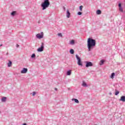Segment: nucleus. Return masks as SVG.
Listing matches in <instances>:
<instances>
[{
  "instance_id": "33",
  "label": "nucleus",
  "mask_w": 125,
  "mask_h": 125,
  "mask_svg": "<svg viewBox=\"0 0 125 125\" xmlns=\"http://www.w3.org/2000/svg\"><path fill=\"white\" fill-rule=\"evenodd\" d=\"M55 90H57V88H55Z\"/></svg>"
},
{
  "instance_id": "14",
  "label": "nucleus",
  "mask_w": 125,
  "mask_h": 125,
  "mask_svg": "<svg viewBox=\"0 0 125 125\" xmlns=\"http://www.w3.org/2000/svg\"><path fill=\"white\" fill-rule=\"evenodd\" d=\"M6 99H7L6 97H4L2 98L1 100L2 102H6Z\"/></svg>"
},
{
  "instance_id": "3",
  "label": "nucleus",
  "mask_w": 125,
  "mask_h": 125,
  "mask_svg": "<svg viewBox=\"0 0 125 125\" xmlns=\"http://www.w3.org/2000/svg\"><path fill=\"white\" fill-rule=\"evenodd\" d=\"M76 59H77V64L79 66H81L82 67L83 66V62H82V60L81 59V58L79 57L78 55H76Z\"/></svg>"
},
{
  "instance_id": "4",
  "label": "nucleus",
  "mask_w": 125,
  "mask_h": 125,
  "mask_svg": "<svg viewBox=\"0 0 125 125\" xmlns=\"http://www.w3.org/2000/svg\"><path fill=\"white\" fill-rule=\"evenodd\" d=\"M43 49H44V43L42 42L41 47L37 49V51L38 52H42L43 51Z\"/></svg>"
},
{
  "instance_id": "20",
  "label": "nucleus",
  "mask_w": 125,
  "mask_h": 125,
  "mask_svg": "<svg viewBox=\"0 0 125 125\" xmlns=\"http://www.w3.org/2000/svg\"><path fill=\"white\" fill-rule=\"evenodd\" d=\"M115 76V73H112L111 75L110 76V78L111 79H114V77Z\"/></svg>"
},
{
  "instance_id": "29",
  "label": "nucleus",
  "mask_w": 125,
  "mask_h": 125,
  "mask_svg": "<svg viewBox=\"0 0 125 125\" xmlns=\"http://www.w3.org/2000/svg\"><path fill=\"white\" fill-rule=\"evenodd\" d=\"M109 95H112V93L111 92H109Z\"/></svg>"
},
{
  "instance_id": "18",
  "label": "nucleus",
  "mask_w": 125,
  "mask_h": 125,
  "mask_svg": "<svg viewBox=\"0 0 125 125\" xmlns=\"http://www.w3.org/2000/svg\"><path fill=\"white\" fill-rule=\"evenodd\" d=\"M69 52L70 54H74V53H75V51H74V49H71L69 51Z\"/></svg>"
},
{
  "instance_id": "5",
  "label": "nucleus",
  "mask_w": 125,
  "mask_h": 125,
  "mask_svg": "<svg viewBox=\"0 0 125 125\" xmlns=\"http://www.w3.org/2000/svg\"><path fill=\"white\" fill-rule=\"evenodd\" d=\"M93 64L91 62H86L85 67L88 68V67H92Z\"/></svg>"
},
{
  "instance_id": "1",
  "label": "nucleus",
  "mask_w": 125,
  "mask_h": 125,
  "mask_svg": "<svg viewBox=\"0 0 125 125\" xmlns=\"http://www.w3.org/2000/svg\"><path fill=\"white\" fill-rule=\"evenodd\" d=\"M87 43L88 51H91V49H93V47L96 45V41L93 39L88 38Z\"/></svg>"
},
{
  "instance_id": "16",
  "label": "nucleus",
  "mask_w": 125,
  "mask_h": 125,
  "mask_svg": "<svg viewBox=\"0 0 125 125\" xmlns=\"http://www.w3.org/2000/svg\"><path fill=\"white\" fill-rule=\"evenodd\" d=\"M72 101H75V103H80V102L79 101V100L77 99H72Z\"/></svg>"
},
{
  "instance_id": "22",
  "label": "nucleus",
  "mask_w": 125,
  "mask_h": 125,
  "mask_svg": "<svg viewBox=\"0 0 125 125\" xmlns=\"http://www.w3.org/2000/svg\"><path fill=\"white\" fill-rule=\"evenodd\" d=\"M119 93H120V91H117V89H115V95H118V94H119Z\"/></svg>"
},
{
  "instance_id": "34",
  "label": "nucleus",
  "mask_w": 125,
  "mask_h": 125,
  "mask_svg": "<svg viewBox=\"0 0 125 125\" xmlns=\"http://www.w3.org/2000/svg\"><path fill=\"white\" fill-rule=\"evenodd\" d=\"M6 55H8V53H6Z\"/></svg>"
},
{
  "instance_id": "21",
  "label": "nucleus",
  "mask_w": 125,
  "mask_h": 125,
  "mask_svg": "<svg viewBox=\"0 0 125 125\" xmlns=\"http://www.w3.org/2000/svg\"><path fill=\"white\" fill-rule=\"evenodd\" d=\"M83 5H81L79 7V9L80 11H83Z\"/></svg>"
},
{
  "instance_id": "19",
  "label": "nucleus",
  "mask_w": 125,
  "mask_h": 125,
  "mask_svg": "<svg viewBox=\"0 0 125 125\" xmlns=\"http://www.w3.org/2000/svg\"><path fill=\"white\" fill-rule=\"evenodd\" d=\"M15 14H16V11H13L11 13V15L12 16H15Z\"/></svg>"
},
{
  "instance_id": "13",
  "label": "nucleus",
  "mask_w": 125,
  "mask_h": 125,
  "mask_svg": "<svg viewBox=\"0 0 125 125\" xmlns=\"http://www.w3.org/2000/svg\"><path fill=\"white\" fill-rule=\"evenodd\" d=\"M71 74H72V71L71 70L67 71L66 75L67 76H71Z\"/></svg>"
},
{
  "instance_id": "10",
  "label": "nucleus",
  "mask_w": 125,
  "mask_h": 125,
  "mask_svg": "<svg viewBox=\"0 0 125 125\" xmlns=\"http://www.w3.org/2000/svg\"><path fill=\"white\" fill-rule=\"evenodd\" d=\"M70 15H71V13H70V12H69V10H67V11H66L67 18H70Z\"/></svg>"
},
{
  "instance_id": "23",
  "label": "nucleus",
  "mask_w": 125,
  "mask_h": 125,
  "mask_svg": "<svg viewBox=\"0 0 125 125\" xmlns=\"http://www.w3.org/2000/svg\"><path fill=\"white\" fill-rule=\"evenodd\" d=\"M103 64H104V60H102L101 61L100 65H103Z\"/></svg>"
},
{
  "instance_id": "12",
  "label": "nucleus",
  "mask_w": 125,
  "mask_h": 125,
  "mask_svg": "<svg viewBox=\"0 0 125 125\" xmlns=\"http://www.w3.org/2000/svg\"><path fill=\"white\" fill-rule=\"evenodd\" d=\"M69 44H71V45H74L75 44V40H72L69 42Z\"/></svg>"
},
{
  "instance_id": "30",
  "label": "nucleus",
  "mask_w": 125,
  "mask_h": 125,
  "mask_svg": "<svg viewBox=\"0 0 125 125\" xmlns=\"http://www.w3.org/2000/svg\"><path fill=\"white\" fill-rule=\"evenodd\" d=\"M22 125H27V124L24 123Z\"/></svg>"
},
{
  "instance_id": "31",
  "label": "nucleus",
  "mask_w": 125,
  "mask_h": 125,
  "mask_svg": "<svg viewBox=\"0 0 125 125\" xmlns=\"http://www.w3.org/2000/svg\"><path fill=\"white\" fill-rule=\"evenodd\" d=\"M63 10H65V7H63Z\"/></svg>"
},
{
  "instance_id": "26",
  "label": "nucleus",
  "mask_w": 125,
  "mask_h": 125,
  "mask_svg": "<svg viewBox=\"0 0 125 125\" xmlns=\"http://www.w3.org/2000/svg\"><path fill=\"white\" fill-rule=\"evenodd\" d=\"M83 14V13L82 12H79L78 13V15H82Z\"/></svg>"
},
{
  "instance_id": "8",
  "label": "nucleus",
  "mask_w": 125,
  "mask_h": 125,
  "mask_svg": "<svg viewBox=\"0 0 125 125\" xmlns=\"http://www.w3.org/2000/svg\"><path fill=\"white\" fill-rule=\"evenodd\" d=\"M28 72V69L23 68L22 70L21 71V74H26Z\"/></svg>"
},
{
  "instance_id": "11",
  "label": "nucleus",
  "mask_w": 125,
  "mask_h": 125,
  "mask_svg": "<svg viewBox=\"0 0 125 125\" xmlns=\"http://www.w3.org/2000/svg\"><path fill=\"white\" fill-rule=\"evenodd\" d=\"M82 86H83V87H87L88 85L87 84H86V83H85V82L83 81Z\"/></svg>"
},
{
  "instance_id": "7",
  "label": "nucleus",
  "mask_w": 125,
  "mask_h": 125,
  "mask_svg": "<svg viewBox=\"0 0 125 125\" xmlns=\"http://www.w3.org/2000/svg\"><path fill=\"white\" fill-rule=\"evenodd\" d=\"M118 6L119 11H120V12H124V9H123V7H122V3H119L118 4Z\"/></svg>"
},
{
  "instance_id": "24",
  "label": "nucleus",
  "mask_w": 125,
  "mask_h": 125,
  "mask_svg": "<svg viewBox=\"0 0 125 125\" xmlns=\"http://www.w3.org/2000/svg\"><path fill=\"white\" fill-rule=\"evenodd\" d=\"M36 58V54H33L31 55V58Z\"/></svg>"
},
{
  "instance_id": "28",
  "label": "nucleus",
  "mask_w": 125,
  "mask_h": 125,
  "mask_svg": "<svg viewBox=\"0 0 125 125\" xmlns=\"http://www.w3.org/2000/svg\"><path fill=\"white\" fill-rule=\"evenodd\" d=\"M17 47H19V45H18V44H17Z\"/></svg>"
},
{
  "instance_id": "6",
  "label": "nucleus",
  "mask_w": 125,
  "mask_h": 125,
  "mask_svg": "<svg viewBox=\"0 0 125 125\" xmlns=\"http://www.w3.org/2000/svg\"><path fill=\"white\" fill-rule=\"evenodd\" d=\"M36 38L37 39H39L40 40L41 39H42V38H43V33L42 32L41 34L40 33H38L36 35Z\"/></svg>"
},
{
  "instance_id": "9",
  "label": "nucleus",
  "mask_w": 125,
  "mask_h": 125,
  "mask_svg": "<svg viewBox=\"0 0 125 125\" xmlns=\"http://www.w3.org/2000/svg\"><path fill=\"white\" fill-rule=\"evenodd\" d=\"M120 101H122V102H125V96H122L121 97Z\"/></svg>"
},
{
  "instance_id": "27",
  "label": "nucleus",
  "mask_w": 125,
  "mask_h": 125,
  "mask_svg": "<svg viewBox=\"0 0 125 125\" xmlns=\"http://www.w3.org/2000/svg\"><path fill=\"white\" fill-rule=\"evenodd\" d=\"M36 92H32V95H33V96H35V95H36Z\"/></svg>"
},
{
  "instance_id": "15",
  "label": "nucleus",
  "mask_w": 125,
  "mask_h": 125,
  "mask_svg": "<svg viewBox=\"0 0 125 125\" xmlns=\"http://www.w3.org/2000/svg\"><path fill=\"white\" fill-rule=\"evenodd\" d=\"M11 65H12V62L9 60V63H7L8 67H11Z\"/></svg>"
},
{
  "instance_id": "32",
  "label": "nucleus",
  "mask_w": 125,
  "mask_h": 125,
  "mask_svg": "<svg viewBox=\"0 0 125 125\" xmlns=\"http://www.w3.org/2000/svg\"><path fill=\"white\" fill-rule=\"evenodd\" d=\"M0 46H2V44H1L0 45Z\"/></svg>"
},
{
  "instance_id": "2",
  "label": "nucleus",
  "mask_w": 125,
  "mask_h": 125,
  "mask_svg": "<svg viewBox=\"0 0 125 125\" xmlns=\"http://www.w3.org/2000/svg\"><path fill=\"white\" fill-rule=\"evenodd\" d=\"M50 4V2H49V0H44L43 2L41 4L42 10H44V9H46V8L49 6Z\"/></svg>"
},
{
  "instance_id": "25",
  "label": "nucleus",
  "mask_w": 125,
  "mask_h": 125,
  "mask_svg": "<svg viewBox=\"0 0 125 125\" xmlns=\"http://www.w3.org/2000/svg\"><path fill=\"white\" fill-rule=\"evenodd\" d=\"M58 35L59 37H61V38L63 37V36L62 35V33H58Z\"/></svg>"
},
{
  "instance_id": "17",
  "label": "nucleus",
  "mask_w": 125,
  "mask_h": 125,
  "mask_svg": "<svg viewBox=\"0 0 125 125\" xmlns=\"http://www.w3.org/2000/svg\"><path fill=\"white\" fill-rule=\"evenodd\" d=\"M101 13H102L101 10H97V11H96V14H97L98 15H100V14H101Z\"/></svg>"
}]
</instances>
